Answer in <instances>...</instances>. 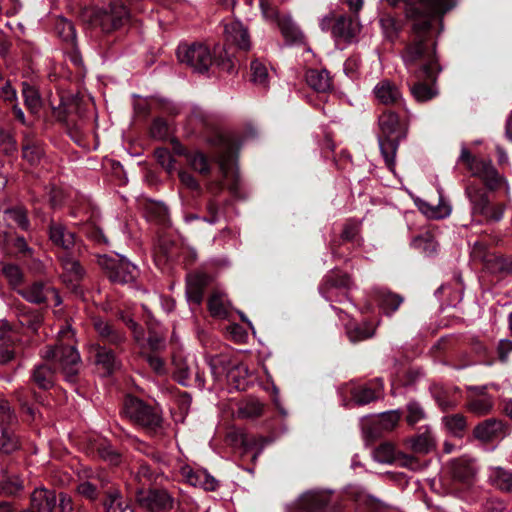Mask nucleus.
<instances>
[{
  "label": "nucleus",
  "mask_w": 512,
  "mask_h": 512,
  "mask_svg": "<svg viewBox=\"0 0 512 512\" xmlns=\"http://www.w3.org/2000/svg\"><path fill=\"white\" fill-rule=\"evenodd\" d=\"M216 144L218 150L215 161L219 166L223 180H211L206 184L209 198L205 207L207 215L203 217V220L209 224L218 223L224 216L223 206L217 200L218 195L224 189V182L234 197H241L240 178L236 168V152L238 149L236 142L228 135L219 134L216 136Z\"/></svg>",
  "instance_id": "1"
},
{
  "label": "nucleus",
  "mask_w": 512,
  "mask_h": 512,
  "mask_svg": "<svg viewBox=\"0 0 512 512\" xmlns=\"http://www.w3.org/2000/svg\"><path fill=\"white\" fill-rule=\"evenodd\" d=\"M73 331L69 324L61 327L58 332V343L48 347L43 357L51 360L55 369L47 364H39L32 370L31 380L40 389L48 390L54 385L55 370L63 373L65 379L74 383L80 369V355L72 345Z\"/></svg>",
  "instance_id": "2"
},
{
  "label": "nucleus",
  "mask_w": 512,
  "mask_h": 512,
  "mask_svg": "<svg viewBox=\"0 0 512 512\" xmlns=\"http://www.w3.org/2000/svg\"><path fill=\"white\" fill-rule=\"evenodd\" d=\"M438 17H429L412 23L410 41L402 52V59L408 69L419 68V77L434 81L440 72L435 53L432 25Z\"/></svg>",
  "instance_id": "3"
},
{
  "label": "nucleus",
  "mask_w": 512,
  "mask_h": 512,
  "mask_svg": "<svg viewBox=\"0 0 512 512\" xmlns=\"http://www.w3.org/2000/svg\"><path fill=\"white\" fill-rule=\"evenodd\" d=\"M123 413L133 423L151 432H155L162 425V416L157 407L131 395L125 398Z\"/></svg>",
  "instance_id": "4"
},
{
  "label": "nucleus",
  "mask_w": 512,
  "mask_h": 512,
  "mask_svg": "<svg viewBox=\"0 0 512 512\" xmlns=\"http://www.w3.org/2000/svg\"><path fill=\"white\" fill-rule=\"evenodd\" d=\"M389 5L395 7L400 3L405 5V16L412 23L429 17H440L443 28V15L447 10V0H386Z\"/></svg>",
  "instance_id": "5"
},
{
  "label": "nucleus",
  "mask_w": 512,
  "mask_h": 512,
  "mask_svg": "<svg viewBox=\"0 0 512 512\" xmlns=\"http://www.w3.org/2000/svg\"><path fill=\"white\" fill-rule=\"evenodd\" d=\"M177 58L180 63L197 73L207 72L214 61L210 48L202 43L180 44L177 48Z\"/></svg>",
  "instance_id": "6"
},
{
  "label": "nucleus",
  "mask_w": 512,
  "mask_h": 512,
  "mask_svg": "<svg viewBox=\"0 0 512 512\" xmlns=\"http://www.w3.org/2000/svg\"><path fill=\"white\" fill-rule=\"evenodd\" d=\"M264 18L276 23L286 42L302 43L304 34L289 14L281 13L276 7L270 6L266 0H260Z\"/></svg>",
  "instance_id": "7"
},
{
  "label": "nucleus",
  "mask_w": 512,
  "mask_h": 512,
  "mask_svg": "<svg viewBox=\"0 0 512 512\" xmlns=\"http://www.w3.org/2000/svg\"><path fill=\"white\" fill-rule=\"evenodd\" d=\"M128 17L126 7L119 1H112L107 7L95 8L90 12V23L99 26L105 33L119 28Z\"/></svg>",
  "instance_id": "8"
},
{
  "label": "nucleus",
  "mask_w": 512,
  "mask_h": 512,
  "mask_svg": "<svg viewBox=\"0 0 512 512\" xmlns=\"http://www.w3.org/2000/svg\"><path fill=\"white\" fill-rule=\"evenodd\" d=\"M460 161L466 165L471 174L483 181L490 190L497 189L503 178L496 171L490 160L472 157L467 149H463Z\"/></svg>",
  "instance_id": "9"
},
{
  "label": "nucleus",
  "mask_w": 512,
  "mask_h": 512,
  "mask_svg": "<svg viewBox=\"0 0 512 512\" xmlns=\"http://www.w3.org/2000/svg\"><path fill=\"white\" fill-rule=\"evenodd\" d=\"M98 262L106 270L108 278L114 283H131L137 277L136 266L125 257L104 255L99 258Z\"/></svg>",
  "instance_id": "10"
},
{
  "label": "nucleus",
  "mask_w": 512,
  "mask_h": 512,
  "mask_svg": "<svg viewBox=\"0 0 512 512\" xmlns=\"http://www.w3.org/2000/svg\"><path fill=\"white\" fill-rule=\"evenodd\" d=\"M466 193L471 201L474 215L482 216L487 222H497L502 219L504 213L503 205L490 204L487 194L482 188L469 184L466 188Z\"/></svg>",
  "instance_id": "11"
},
{
  "label": "nucleus",
  "mask_w": 512,
  "mask_h": 512,
  "mask_svg": "<svg viewBox=\"0 0 512 512\" xmlns=\"http://www.w3.org/2000/svg\"><path fill=\"white\" fill-rule=\"evenodd\" d=\"M134 496L138 506L147 512H167L174 506V498L165 489L137 488Z\"/></svg>",
  "instance_id": "12"
},
{
  "label": "nucleus",
  "mask_w": 512,
  "mask_h": 512,
  "mask_svg": "<svg viewBox=\"0 0 512 512\" xmlns=\"http://www.w3.org/2000/svg\"><path fill=\"white\" fill-rule=\"evenodd\" d=\"M18 293L33 304H48L49 301H53L54 306H59L62 303L57 289L49 282L35 281L19 289Z\"/></svg>",
  "instance_id": "13"
},
{
  "label": "nucleus",
  "mask_w": 512,
  "mask_h": 512,
  "mask_svg": "<svg viewBox=\"0 0 512 512\" xmlns=\"http://www.w3.org/2000/svg\"><path fill=\"white\" fill-rule=\"evenodd\" d=\"M174 378L183 386L195 385L203 388L205 385L204 374L199 371L198 365L194 359L190 361L187 358L174 357Z\"/></svg>",
  "instance_id": "14"
},
{
  "label": "nucleus",
  "mask_w": 512,
  "mask_h": 512,
  "mask_svg": "<svg viewBox=\"0 0 512 512\" xmlns=\"http://www.w3.org/2000/svg\"><path fill=\"white\" fill-rule=\"evenodd\" d=\"M160 471L155 464L151 465L146 461H137L130 480L127 483V488L132 494L137 493V488L145 490L157 482L160 477Z\"/></svg>",
  "instance_id": "15"
},
{
  "label": "nucleus",
  "mask_w": 512,
  "mask_h": 512,
  "mask_svg": "<svg viewBox=\"0 0 512 512\" xmlns=\"http://www.w3.org/2000/svg\"><path fill=\"white\" fill-rule=\"evenodd\" d=\"M90 358L102 370L104 375L113 373L120 365L114 351L100 344H93L89 350Z\"/></svg>",
  "instance_id": "16"
},
{
  "label": "nucleus",
  "mask_w": 512,
  "mask_h": 512,
  "mask_svg": "<svg viewBox=\"0 0 512 512\" xmlns=\"http://www.w3.org/2000/svg\"><path fill=\"white\" fill-rule=\"evenodd\" d=\"M379 128L384 137L402 138L407 130L406 120H401L395 112L387 110L378 119Z\"/></svg>",
  "instance_id": "17"
},
{
  "label": "nucleus",
  "mask_w": 512,
  "mask_h": 512,
  "mask_svg": "<svg viewBox=\"0 0 512 512\" xmlns=\"http://www.w3.org/2000/svg\"><path fill=\"white\" fill-rule=\"evenodd\" d=\"M375 99L383 105H401L402 93L399 87L389 79L380 80L373 88Z\"/></svg>",
  "instance_id": "18"
},
{
  "label": "nucleus",
  "mask_w": 512,
  "mask_h": 512,
  "mask_svg": "<svg viewBox=\"0 0 512 512\" xmlns=\"http://www.w3.org/2000/svg\"><path fill=\"white\" fill-rule=\"evenodd\" d=\"M61 266L63 272L61 274V278L63 282L70 287L71 289H77V285L80 280L83 278L84 270L73 257L68 254H64L60 257Z\"/></svg>",
  "instance_id": "19"
},
{
  "label": "nucleus",
  "mask_w": 512,
  "mask_h": 512,
  "mask_svg": "<svg viewBox=\"0 0 512 512\" xmlns=\"http://www.w3.org/2000/svg\"><path fill=\"white\" fill-rule=\"evenodd\" d=\"M92 322L94 330L96 331L100 340L115 346H118L125 341V334L118 330L109 321L100 317H96L93 318Z\"/></svg>",
  "instance_id": "20"
},
{
  "label": "nucleus",
  "mask_w": 512,
  "mask_h": 512,
  "mask_svg": "<svg viewBox=\"0 0 512 512\" xmlns=\"http://www.w3.org/2000/svg\"><path fill=\"white\" fill-rule=\"evenodd\" d=\"M359 31L360 25L356 19L346 15L338 16L332 26V36L348 42L352 41Z\"/></svg>",
  "instance_id": "21"
},
{
  "label": "nucleus",
  "mask_w": 512,
  "mask_h": 512,
  "mask_svg": "<svg viewBox=\"0 0 512 512\" xmlns=\"http://www.w3.org/2000/svg\"><path fill=\"white\" fill-rule=\"evenodd\" d=\"M383 390V382L376 379L365 385H360L352 389V398L357 405H366L380 398Z\"/></svg>",
  "instance_id": "22"
},
{
  "label": "nucleus",
  "mask_w": 512,
  "mask_h": 512,
  "mask_svg": "<svg viewBox=\"0 0 512 512\" xmlns=\"http://www.w3.org/2000/svg\"><path fill=\"white\" fill-rule=\"evenodd\" d=\"M209 277L204 273H192L187 277L186 297L190 304L200 305L203 300L204 288Z\"/></svg>",
  "instance_id": "23"
},
{
  "label": "nucleus",
  "mask_w": 512,
  "mask_h": 512,
  "mask_svg": "<svg viewBox=\"0 0 512 512\" xmlns=\"http://www.w3.org/2000/svg\"><path fill=\"white\" fill-rule=\"evenodd\" d=\"M476 470L475 462L468 458H461L450 463V476L452 475L455 480L467 486L471 484Z\"/></svg>",
  "instance_id": "24"
},
{
  "label": "nucleus",
  "mask_w": 512,
  "mask_h": 512,
  "mask_svg": "<svg viewBox=\"0 0 512 512\" xmlns=\"http://www.w3.org/2000/svg\"><path fill=\"white\" fill-rule=\"evenodd\" d=\"M474 436L484 442L505 434L504 424L501 420L490 418L479 423L474 429Z\"/></svg>",
  "instance_id": "25"
},
{
  "label": "nucleus",
  "mask_w": 512,
  "mask_h": 512,
  "mask_svg": "<svg viewBox=\"0 0 512 512\" xmlns=\"http://www.w3.org/2000/svg\"><path fill=\"white\" fill-rule=\"evenodd\" d=\"M49 239L52 243L64 250H69L75 245V234L69 231L60 222L52 221L49 225Z\"/></svg>",
  "instance_id": "26"
},
{
  "label": "nucleus",
  "mask_w": 512,
  "mask_h": 512,
  "mask_svg": "<svg viewBox=\"0 0 512 512\" xmlns=\"http://www.w3.org/2000/svg\"><path fill=\"white\" fill-rule=\"evenodd\" d=\"M467 403L468 409L476 415H485L493 408V398L488 395L484 387H476Z\"/></svg>",
  "instance_id": "27"
},
{
  "label": "nucleus",
  "mask_w": 512,
  "mask_h": 512,
  "mask_svg": "<svg viewBox=\"0 0 512 512\" xmlns=\"http://www.w3.org/2000/svg\"><path fill=\"white\" fill-rule=\"evenodd\" d=\"M57 504V496L54 490L37 488L31 495V506L38 512H53Z\"/></svg>",
  "instance_id": "28"
},
{
  "label": "nucleus",
  "mask_w": 512,
  "mask_h": 512,
  "mask_svg": "<svg viewBox=\"0 0 512 512\" xmlns=\"http://www.w3.org/2000/svg\"><path fill=\"white\" fill-rule=\"evenodd\" d=\"M488 483L495 489L505 492H512V469L503 467H490L488 470Z\"/></svg>",
  "instance_id": "29"
},
{
  "label": "nucleus",
  "mask_w": 512,
  "mask_h": 512,
  "mask_svg": "<svg viewBox=\"0 0 512 512\" xmlns=\"http://www.w3.org/2000/svg\"><path fill=\"white\" fill-rule=\"evenodd\" d=\"M224 32L228 41L237 45L240 49L250 48V38L246 28L239 21H230L224 26Z\"/></svg>",
  "instance_id": "30"
},
{
  "label": "nucleus",
  "mask_w": 512,
  "mask_h": 512,
  "mask_svg": "<svg viewBox=\"0 0 512 512\" xmlns=\"http://www.w3.org/2000/svg\"><path fill=\"white\" fill-rule=\"evenodd\" d=\"M307 85L318 93H326L332 88V80L325 69H308L305 74Z\"/></svg>",
  "instance_id": "31"
},
{
  "label": "nucleus",
  "mask_w": 512,
  "mask_h": 512,
  "mask_svg": "<svg viewBox=\"0 0 512 512\" xmlns=\"http://www.w3.org/2000/svg\"><path fill=\"white\" fill-rule=\"evenodd\" d=\"M105 512H134L132 506L116 488H109L103 502Z\"/></svg>",
  "instance_id": "32"
},
{
  "label": "nucleus",
  "mask_w": 512,
  "mask_h": 512,
  "mask_svg": "<svg viewBox=\"0 0 512 512\" xmlns=\"http://www.w3.org/2000/svg\"><path fill=\"white\" fill-rule=\"evenodd\" d=\"M374 297L381 309L387 314L396 311L403 301L399 295L392 294L382 288L374 289Z\"/></svg>",
  "instance_id": "33"
},
{
  "label": "nucleus",
  "mask_w": 512,
  "mask_h": 512,
  "mask_svg": "<svg viewBox=\"0 0 512 512\" xmlns=\"http://www.w3.org/2000/svg\"><path fill=\"white\" fill-rule=\"evenodd\" d=\"M400 138L394 137H379V146L381 154L387 167L392 170L395 165V156L398 148V142Z\"/></svg>",
  "instance_id": "34"
},
{
  "label": "nucleus",
  "mask_w": 512,
  "mask_h": 512,
  "mask_svg": "<svg viewBox=\"0 0 512 512\" xmlns=\"http://www.w3.org/2000/svg\"><path fill=\"white\" fill-rule=\"evenodd\" d=\"M23 489V482L16 474L4 473L0 479V495L16 496Z\"/></svg>",
  "instance_id": "35"
},
{
  "label": "nucleus",
  "mask_w": 512,
  "mask_h": 512,
  "mask_svg": "<svg viewBox=\"0 0 512 512\" xmlns=\"http://www.w3.org/2000/svg\"><path fill=\"white\" fill-rule=\"evenodd\" d=\"M22 95L24 97L26 107L32 113H37L42 106V100L37 88L28 82H23Z\"/></svg>",
  "instance_id": "36"
},
{
  "label": "nucleus",
  "mask_w": 512,
  "mask_h": 512,
  "mask_svg": "<svg viewBox=\"0 0 512 512\" xmlns=\"http://www.w3.org/2000/svg\"><path fill=\"white\" fill-rule=\"evenodd\" d=\"M250 79L251 81L261 87L266 88L269 83V72L265 63L259 59H255L250 64Z\"/></svg>",
  "instance_id": "37"
},
{
  "label": "nucleus",
  "mask_w": 512,
  "mask_h": 512,
  "mask_svg": "<svg viewBox=\"0 0 512 512\" xmlns=\"http://www.w3.org/2000/svg\"><path fill=\"white\" fill-rule=\"evenodd\" d=\"M374 331V326L367 322H364L360 325L356 324L347 327V335L351 342H358L368 339L374 335Z\"/></svg>",
  "instance_id": "38"
},
{
  "label": "nucleus",
  "mask_w": 512,
  "mask_h": 512,
  "mask_svg": "<svg viewBox=\"0 0 512 512\" xmlns=\"http://www.w3.org/2000/svg\"><path fill=\"white\" fill-rule=\"evenodd\" d=\"M208 309L213 317H227L228 308L225 296L218 292L213 293L208 300Z\"/></svg>",
  "instance_id": "39"
},
{
  "label": "nucleus",
  "mask_w": 512,
  "mask_h": 512,
  "mask_svg": "<svg viewBox=\"0 0 512 512\" xmlns=\"http://www.w3.org/2000/svg\"><path fill=\"white\" fill-rule=\"evenodd\" d=\"M398 455L394 445L387 442L380 444L373 452V457L377 462L386 464L396 462Z\"/></svg>",
  "instance_id": "40"
},
{
  "label": "nucleus",
  "mask_w": 512,
  "mask_h": 512,
  "mask_svg": "<svg viewBox=\"0 0 512 512\" xmlns=\"http://www.w3.org/2000/svg\"><path fill=\"white\" fill-rule=\"evenodd\" d=\"M18 448V440L6 425H0V451L9 454Z\"/></svg>",
  "instance_id": "41"
},
{
  "label": "nucleus",
  "mask_w": 512,
  "mask_h": 512,
  "mask_svg": "<svg viewBox=\"0 0 512 512\" xmlns=\"http://www.w3.org/2000/svg\"><path fill=\"white\" fill-rule=\"evenodd\" d=\"M411 94L418 102H426L433 99L438 91L435 87L429 86L423 82H417L411 86Z\"/></svg>",
  "instance_id": "42"
},
{
  "label": "nucleus",
  "mask_w": 512,
  "mask_h": 512,
  "mask_svg": "<svg viewBox=\"0 0 512 512\" xmlns=\"http://www.w3.org/2000/svg\"><path fill=\"white\" fill-rule=\"evenodd\" d=\"M415 204L425 216L431 219L444 218L448 214V210L446 207H441L439 205H431L422 199L415 200Z\"/></svg>",
  "instance_id": "43"
},
{
  "label": "nucleus",
  "mask_w": 512,
  "mask_h": 512,
  "mask_svg": "<svg viewBox=\"0 0 512 512\" xmlns=\"http://www.w3.org/2000/svg\"><path fill=\"white\" fill-rule=\"evenodd\" d=\"M187 160L191 168L200 174L206 175L210 171V164L207 157L199 152H193L187 155Z\"/></svg>",
  "instance_id": "44"
},
{
  "label": "nucleus",
  "mask_w": 512,
  "mask_h": 512,
  "mask_svg": "<svg viewBox=\"0 0 512 512\" xmlns=\"http://www.w3.org/2000/svg\"><path fill=\"white\" fill-rule=\"evenodd\" d=\"M409 442L412 450L417 453H427L433 446L432 437L427 429L425 432L412 437Z\"/></svg>",
  "instance_id": "45"
},
{
  "label": "nucleus",
  "mask_w": 512,
  "mask_h": 512,
  "mask_svg": "<svg viewBox=\"0 0 512 512\" xmlns=\"http://www.w3.org/2000/svg\"><path fill=\"white\" fill-rule=\"evenodd\" d=\"M263 408L264 406L260 401L251 399L239 408V415L242 418H258L263 414Z\"/></svg>",
  "instance_id": "46"
},
{
  "label": "nucleus",
  "mask_w": 512,
  "mask_h": 512,
  "mask_svg": "<svg viewBox=\"0 0 512 512\" xmlns=\"http://www.w3.org/2000/svg\"><path fill=\"white\" fill-rule=\"evenodd\" d=\"M2 273L13 288H16L23 282V272L20 267L15 264H4Z\"/></svg>",
  "instance_id": "47"
},
{
  "label": "nucleus",
  "mask_w": 512,
  "mask_h": 512,
  "mask_svg": "<svg viewBox=\"0 0 512 512\" xmlns=\"http://www.w3.org/2000/svg\"><path fill=\"white\" fill-rule=\"evenodd\" d=\"M187 479L191 485H201L205 490L208 491H213L217 488V481L206 473H189L187 475Z\"/></svg>",
  "instance_id": "48"
},
{
  "label": "nucleus",
  "mask_w": 512,
  "mask_h": 512,
  "mask_svg": "<svg viewBox=\"0 0 512 512\" xmlns=\"http://www.w3.org/2000/svg\"><path fill=\"white\" fill-rule=\"evenodd\" d=\"M400 414L398 411H389L382 413L377 419V425L380 431H391L398 424Z\"/></svg>",
  "instance_id": "49"
},
{
  "label": "nucleus",
  "mask_w": 512,
  "mask_h": 512,
  "mask_svg": "<svg viewBox=\"0 0 512 512\" xmlns=\"http://www.w3.org/2000/svg\"><path fill=\"white\" fill-rule=\"evenodd\" d=\"M22 151L23 157L31 164H35L42 156L41 147L30 139L25 140Z\"/></svg>",
  "instance_id": "50"
},
{
  "label": "nucleus",
  "mask_w": 512,
  "mask_h": 512,
  "mask_svg": "<svg viewBox=\"0 0 512 512\" xmlns=\"http://www.w3.org/2000/svg\"><path fill=\"white\" fill-rule=\"evenodd\" d=\"M350 285V278L343 274H334L327 276L321 290L326 289L329 293L333 288H348Z\"/></svg>",
  "instance_id": "51"
},
{
  "label": "nucleus",
  "mask_w": 512,
  "mask_h": 512,
  "mask_svg": "<svg viewBox=\"0 0 512 512\" xmlns=\"http://www.w3.org/2000/svg\"><path fill=\"white\" fill-rule=\"evenodd\" d=\"M467 431V421L464 415L455 414L450 416V436L463 437Z\"/></svg>",
  "instance_id": "52"
},
{
  "label": "nucleus",
  "mask_w": 512,
  "mask_h": 512,
  "mask_svg": "<svg viewBox=\"0 0 512 512\" xmlns=\"http://www.w3.org/2000/svg\"><path fill=\"white\" fill-rule=\"evenodd\" d=\"M424 418L425 412L419 403L412 401L407 404L406 421L409 425L413 426Z\"/></svg>",
  "instance_id": "53"
},
{
  "label": "nucleus",
  "mask_w": 512,
  "mask_h": 512,
  "mask_svg": "<svg viewBox=\"0 0 512 512\" xmlns=\"http://www.w3.org/2000/svg\"><path fill=\"white\" fill-rule=\"evenodd\" d=\"M157 162L168 172L174 170V158L167 148L160 147L154 152Z\"/></svg>",
  "instance_id": "54"
},
{
  "label": "nucleus",
  "mask_w": 512,
  "mask_h": 512,
  "mask_svg": "<svg viewBox=\"0 0 512 512\" xmlns=\"http://www.w3.org/2000/svg\"><path fill=\"white\" fill-rule=\"evenodd\" d=\"M150 133L153 138L160 140L167 138L169 135V127L167 122L162 118L154 119L150 128Z\"/></svg>",
  "instance_id": "55"
},
{
  "label": "nucleus",
  "mask_w": 512,
  "mask_h": 512,
  "mask_svg": "<svg viewBox=\"0 0 512 512\" xmlns=\"http://www.w3.org/2000/svg\"><path fill=\"white\" fill-rule=\"evenodd\" d=\"M15 357L14 342L8 339L0 343V365L6 364Z\"/></svg>",
  "instance_id": "56"
},
{
  "label": "nucleus",
  "mask_w": 512,
  "mask_h": 512,
  "mask_svg": "<svg viewBox=\"0 0 512 512\" xmlns=\"http://www.w3.org/2000/svg\"><path fill=\"white\" fill-rule=\"evenodd\" d=\"M98 451L101 458L112 465H117L120 462V454L111 445L102 444Z\"/></svg>",
  "instance_id": "57"
},
{
  "label": "nucleus",
  "mask_w": 512,
  "mask_h": 512,
  "mask_svg": "<svg viewBox=\"0 0 512 512\" xmlns=\"http://www.w3.org/2000/svg\"><path fill=\"white\" fill-rule=\"evenodd\" d=\"M413 245L422 249L427 255H431L437 250L436 243L428 236L416 237L413 240Z\"/></svg>",
  "instance_id": "58"
},
{
  "label": "nucleus",
  "mask_w": 512,
  "mask_h": 512,
  "mask_svg": "<svg viewBox=\"0 0 512 512\" xmlns=\"http://www.w3.org/2000/svg\"><path fill=\"white\" fill-rule=\"evenodd\" d=\"M14 413L9 402L0 397V425H6L14 420Z\"/></svg>",
  "instance_id": "59"
},
{
  "label": "nucleus",
  "mask_w": 512,
  "mask_h": 512,
  "mask_svg": "<svg viewBox=\"0 0 512 512\" xmlns=\"http://www.w3.org/2000/svg\"><path fill=\"white\" fill-rule=\"evenodd\" d=\"M360 231V224L356 221H348L343 228L341 237L346 241H354Z\"/></svg>",
  "instance_id": "60"
},
{
  "label": "nucleus",
  "mask_w": 512,
  "mask_h": 512,
  "mask_svg": "<svg viewBox=\"0 0 512 512\" xmlns=\"http://www.w3.org/2000/svg\"><path fill=\"white\" fill-rule=\"evenodd\" d=\"M77 490H78L79 494H81L82 496H84L90 500H94L98 496L96 486L89 481L80 483L78 485Z\"/></svg>",
  "instance_id": "61"
},
{
  "label": "nucleus",
  "mask_w": 512,
  "mask_h": 512,
  "mask_svg": "<svg viewBox=\"0 0 512 512\" xmlns=\"http://www.w3.org/2000/svg\"><path fill=\"white\" fill-rule=\"evenodd\" d=\"M396 462L399 465L407 467L411 470H418L421 467L420 462L411 455L399 454Z\"/></svg>",
  "instance_id": "62"
},
{
  "label": "nucleus",
  "mask_w": 512,
  "mask_h": 512,
  "mask_svg": "<svg viewBox=\"0 0 512 512\" xmlns=\"http://www.w3.org/2000/svg\"><path fill=\"white\" fill-rule=\"evenodd\" d=\"M13 247L16 249L17 253L21 254L24 257H28L32 255V249L26 243L24 237H16L11 240Z\"/></svg>",
  "instance_id": "63"
},
{
  "label": "nucleus",
  "mask_w": 512,
  "mask_h": 512,
  "mask_svg": "<svg viewBox=\"0 0 512 512\" xmlns=\"http://www.w3.org/2000/svg\"><path fill=\"white\" fill-rule=\"evenodd\" d=\"M179 179L181 183L186 186L187 188L195 191H200V185L197 182V180L194 178L193 175H191L189 172L186 171H180L179 172Z\"/></svg>",
  "instance_id": "64"
}]
</instances>
